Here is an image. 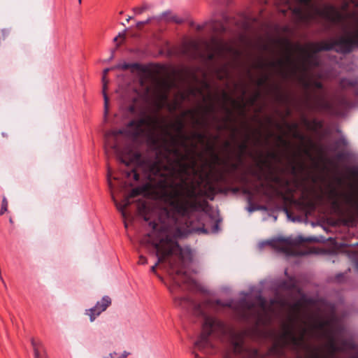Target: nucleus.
I'll list each match as a JSON object with an SVG mask.
<instances>
[{"instance_id": "obj_1", "label": "nucleus", "mask_w": 358, "mask_h": 358, "mask_svg": "<svg viewBox=\"0 0 358 358\" xmlns=\"http://www.w3.org/2000/svg\"><path fill=\"white\" fill-rule=\"evenodd\" d=\"M158 125L157 117L143 112L124 129L107 133L105 141L106 146L114 151L121 164L126 168L131 167V170H122L128 180L132 178L134 181H138L140 172L148 180L144 185L134 188L122 203H118L112 194L117 209L126 219L125 209L131 204L130 199L141 194L150 196L162 206L148 213L147 203L139 202L138 212L148 224L155 222L160 227L163 224L176 223L179 219L187 220L189 215L201 208L197 188L203 178L201 176L200 181L196 182L190 178V167L196 174V162L193 161L191 166L185 162L188 155L182 153L178 148L171 150L176 156V160L169 162L167 164L159 161L145 160L141 153L134 150L135 143L152 137Z\"/></svg>"}, {"instance_id": "obj_2", "label": "nucleus", "mask_w": 358, "mask_h": 358, "mask_svg": "<svg viewBox=\"0 0 358 358\" xmlns=\"http://www.w3.org/2000/svg\"><path fill=\"white\" fill-rule=\"evenodd\" d=\"M150 231L143 241L152 248L157 261L150 268L157 274L156 268L161 265L171 277L174 285L170 287L172 294H176V287L185 285L188 289L196 287L195 280L187 273L186 267L192 260V253L188 248H182L178 243L179 238L192 233L206 234L207 229L199 220H194L193 213L186 220L179 219L176 223L160 227L155 222L149 223Z\"/></svg>"}, {"instance_id": "obj_3", "label": "nucleus", "mask_w": 358, "mask_h": 358, "mask_svg": "<svg viewBox=\"0 0 358 358\" xmlns=\"http://www.w3.org/2000/svg\"><path fill=\"white\" fill-rule=\"evenodd\" d=\"M296 322V317L290 315L282 322L269 354L284 356L289 350L294 354L292 358H338L336 352L343 351V348L338 346L333 338L323 348L310 343V339L324 331L325 322L315 320L298 326Z\"/></svg>"}, {"instance_id": "obj_4", "label": "nucleus", "mask_w": 358, "mask_h": 358, "mask_svg": "<svg viewBox=\"0 0 358 358\" xmlns=\"http://www.w3.org/2000/svg\"><path fill=\"white\" fill-rule=\"evenodd\" d=\"M278 303L279 306H285L287 302L284 299H275L268 305L267 301L262 296H259L255 302H251L248 296L238 302L233 301L223 303L220 300L212 303V306L217 307H229L243 320L253 322L257 325L265 324L270 320L271 315L274 313L273 306Z\"/></svg>"}, {"instance_id": "obj_5", "label": "nucleus", "mask_w": 358, "mask_h": 358, "mask_svg": "<svg viewBox=\"0 0 358 358\" xmlns=\"http://www.w3.org/2000/svg\"><path fill=\"white\" fill-rule=\"evenodd\" d=\"M174 301L176 305L185 308H192L194 314L201 316L203 319L202 332L195 343L196 348L206 355L213 353V345L210 341V335L215 332L224 334L226 331L224 324L215 317L208 316L203 310L201 304L196 303L191 299L184 296L178 297L174 296Z\"/></svg>"}, {"instance_id": "obj_6", "label": "nucleus", "mask_w": 358, "mask_h": 358, "mask_svg": "<svg viewBox=\"0 0 358 358\" xmlns=\"http://www.w3.org/2000/svg\"><path fill=\"white\" fill-rule=\"evenodd\" d=\"M295 1L298 6L292 9V13L299 22L308 23L317 17H321L333 24H339L345 20L344 15L333 6L320 7L313 3L312 0Z\"/></svg>"}, {"instance_id": "obj_7", "label": "nucleus", "mask_w": 358, "mask_h": 358, "mask_svg": "<svg viewBox=\"0 0 358 358\" xmlns=\"http://www.w3.org/2000/svg\"><path fill=\"white\" fill-rule=\"evenodd\" d=\"M327 197L334 208H339L341 203H344L358 212V196L352 191L340 192L331 186L327 191Z\"/></svg>"}, {"instance_id": "obj_8", "label": "nucleus", "mask_w": 358, "mask_h": 358, "mask_svg": "<svg viewBox=\"0 0 358 358\" xmlns=\"http://www.w3.org/2000/svg\"><path fill=\"white\" fill-rule=\"evenodd\" d=\"M317 241V239L315 237H308L304 238L302 236H299L294 239L292 238H287L274 241L272 243L271 245L278 252H283L287 255H295V252L294 250V247L295 245L306 241L312 242Z\"/></svg>"}, {"instance_id": "obj_9", "label": "nucleus", "mask_w": 358, "mask_h": 358, "mask_svg": "<svg viewBox=\"0 0 358 358\" xmlns=\"http://www.w3.org/2000/svg\"><path fill=\"white\" fill-rule=\"evenodd\" d=\"M111 304V299L108 296H104L101 301H97L94 307L86 310V314L90 316L91 322H93L97 316Z\"/></svg>"}, {"instance_id": "obj_10", "label": "nucleus", "mask_w": 358, "mask_h": 358, "mask_svg": "<svg viewBox=\"0 0 358 358\" xmlns=\"http://www.w3.org/2000/svg\"><path fill=\"white\" fill-rule=\"evenodd\" d=\"M185 124L182 120H178L173 124V128L178 133L176 136H172L171 140L174 144L178 143V141L180 140V144L182 146L186 148V141L189 139V137L183 133Z\"/></svg>"}, {"instance_id": "obj_11", "label": "nucleus", "mask_w": 358, "mask_h": 358, "mask_svg": "<svg viewBox=\"0 0 358 358\" xmlns=\"http://www.w3.org/2000/svg\"><path fill=\"white\" fill-rule=\"evenodd\" d=\"M110 69L107 68L105 69L103 71V76H102V83H103V96L104 99V119L106 120L107 115L108 114L109 111V99L106 94V90H107V84L108 83V80L106 78L107 74L109 72Z\"/></svg>"}, {"instance_id": "obj_12", "label": "nucleus", "mask_w": 358, "mask_h": 358, "mask_svg": "<svg viewBox=\"0 0 358 358\" xmlns=\"http://www.w3.org/2000/svg\"><path fill=\"white\" fill-rule=\"evenodd\" d=\"M357 81L354 79L349 78H343L341 80L340 86L343 89H348L350 87H354L357 85Z\"/></svg>"}, {"instance_id": "obj_13", "label": "nucleus", "mask_w": 358, "mask_h": 358, "mask_svg": "<svg viewBox=\"0 0 358 358\" xmlns=\"http://www.w3.org/2000/svg\"><path fill=\"white\" fill-rule=\"evenodd\" d=\"M173 83L169 81L163 82L164 87L165 88V91L160 94V98L162 101H166L168 99V92L173 86Z\"/></svg>"}, {"instance_id": "obj_14", "label": "nucleus", "mask_w": 358, "mask_h": 358, "mask_svg": "<svg viewBox=\"0 0 358 358\" xmlns=\"http://www.w3.org/2000/svg\"><path fill=\"white\" fill-rule=\"evenodd\" d=\"M150 8V6L146 3H144L140 7H135L133 8V11L136 15H141L143 12L149 10Z\"/></svg>"}, {"instance_id": "obj_15", "label": "nucleus", "mask_w": 358, "mask_h": 358, "mask_svg": "<svg viewBox=\"0 0 358 358\" xmlns=\"http://www.w3.org/2000/svg\"><path fill=\"white\" fill-rule=\"evenodd\" d=\"M285 64V61L282 59H279L268 62V66L272 68H280L282 69Z\"/></svg>"}, {"instance_id": "obj_16", "label": "nucleus", "mask_w": 358, "mask_h": 358, "mask_svg": "<svg viewBox=\"0 0 358 358\" xmlns=\"http://www.w3.org/2000/svg\"><path fill=\"white\" fill-rule=\"evenodd\" d=\"M190 115L195 124H201V121L195 117L194 111L193 110H187L183 113V116Z\"/></svg>"}, {"instance_id": "obj_17", "label": "nucleus", "mask_w": 358, "mask_h": 358, "mask_svg": "<svg viewBox=\"0 0 358 358\" xmlns=\"http://www.w3.org/2000/svg\"><path fill=\"white\" fill-rule=\"evenodd\" d=\"M129 353L127 352H124L122 355H119L117 352H113L109 354L108 356H106L104 358H127Z\"/></svg>"}, {"instance_id": "obj_18", "label": "nucleus", "mask_w": 358, "mask_h": 358, "mask_svg": "<svg viewBox=\"0 0 358 358\" xmlns=\"http://www.w3.org/2000/svg\"><path fill=\"white\" fill-rule=\"evenodd\" d=\"M8 210V201L3 197L1 203V208L0 210V216Z\"/></svg>"}, {"instance_id": "obj_19", "label": "nucleus", "mask_w": 358, "mask_h": 358, "mask_svg": "<svg viewBox=\"0 0 358 358\" xmlns=\"http://www.w3.org/2000/svg\"><path fill=\"white\" fill-rule=\"evenodd\" d=\"M320 103L322 105V107L326 110H330L332 104L328 101H326L324 98L320 99Z\"/></svg>"}, {"instance_id": "obj_20", "label": "nucleus", "mask_w": 358, "mask_h": 358, "mask_svg": "<svg viewBox=\"0 0 358 358\" xmlns=\"http://www.w3.org/2000/svg\"><path fill=\"white\" fill-rule=\"evenodd\" d=\"M32 345L34 348V358H48L47 356H42L37 347L36 346L35 343L34 341H32Z\"/></svg>"}, {"instance_id": "obj_21", "label": "nucleus", "mask_w": 358, "mask_h": 358, "mask_svg": "<svg viewBox=\"0 0 358 358\" xmlns=\"http://www.w3.org/2000/svg\"><path fill=\"white\" fill-rule=\"evenodd\" d=\"M212 157H213V162L210 164V167L213 169L214 165L215 164H219L220 162V158L217 154H215V153L212 154Z\"/></svg>"}, {"instance_id": "obj_22", "label": "nucleus", "mask_w": 358, "mask_h": 358, "mask_svg": "<svg viewBox=\"0 0 358 358\" xmlns=\"http://www.w3.org/2000/svg\"><path fill=\"white\" fill-rule=\"evenodd\" d=\"M153 18L152 17H149L145 21H139L136 23V27L138 29H141L143 25H145L147 24H149L151 20H152Z\"/></svg>"}, {"instance_id": "obj_23", "label": "nucleus", "mask_w": 358, "mask_h": 358, "mask_svg": "<svg viewBox=\"0 0 358 358\" xmlns=\"http://www.w3.org/2000/svg\"><path fill=\"white\" fill-rule=\"evenodd\" d=\"M193 138L198 139L199 141H203L205 138V135L201 132H194L192 134Z\"/></svg>"}, {"instance_id": "obj_24", "label": "nucleus", "mask_w": 358, "mask_h": 358, "mask_svg": "<svg viewBox=\"0 0 358 358\" xmlns=\"http://www.w3.org/2000/svg\"><path fill=\"white\" fill-rule=\"evenodd\" d=\"M111 175H112V171L110 170V168H108V169L107 180H108V184L109 187L110 189H113V183L111 181Z\"/></svg>"}, {"instance_id": "obj_25", "label": "nucleus", "mask_w": 358, "mask_h": 358, "mask_svg": "<svg viewBox=\"0 0 358 358\" xmlns=\"http://www.w3.org/2000/svg\"><path fill=\"white\" fill-rule=\"evenodd\" d=\"M247 147H248V145H247L246 142L241 143L238 145V148L240 150L241 155L247 149Z\"/></svg>"}, {"instance_id": "obj_26", "label": "nucleus", "mask_w": 358, "mask_h": 358, "mask_svg": "<svg viewBox=\"0 0 358 358\" xmlns=\"http://www.w3.org/2000/svg\"><path fill=\"white\" fill-rule=\"evenodd\" d=\"M9 30L7 29H3L1 30V34L2 36L0 37V40L3 39L4 40L9 34Z\"/></svg>"}, {"instance_id": "obj_27", "label": "nucleus", "mask_w": 358, "mask_h": 358, "mask_svg": "<svg viewBox=\"0 0 358 358\" xmlns=\"http://www.w3.org/2000/svg\"><path fill=\"white\" fill-rule=\"evenodd\" d=\"M147 262H148L147 259L144 256L141 255L139 257V260H138V263L139 264H147Z\"/></svg>"}, {"instance_id": "obj_28", "label": "nucleus", "mask_w": 358, "mask_h": 358, "mask_svg": "<svg viewBox=\"0 0 358 358\" xmlns=\"http://www.w3.org/2000/svg\"><path fill=\"white\" fill-rule=\"evenodd\" d=\"M124 37H125V31L123 33H120L117 36L114 38L113 41L115 42H117V40L119 39V38L124 39Z\"/></svg>"}, {"instance_id": "obj_29", "label": "nucleus", "mask_w": 358, "mask_h": 358, "mask_svg": "<svg viewBox=\"0 0 358 358\" xmlns=\"http://www.w3.org/2000/svg\"><path fill=\"white\" fill-rule=\"evenodd\" d=\"M313 85L316 88L320 89V90L322 89V87H323L322 83H320L319 81H315L313 83Z\"/></svg>"}, {"instance_id": "obj_30", "label": "nucleus", "mask_w": 358, "mask_h": 358, "mask_svg": "<svg viewBox=\"0 0 358 358\" xmlns=\"http://www.w3.org/2000/svg\"><path fill=\"white\" fill-rule=\"evenodd\" d=\"M192 46H193V48L194 49V50L196 52V54H200L199 52V45L196 43H193Z\"/></svg>"}, {"instance_id": "obj_31", "label": "nucleus", "mask_w": 358, "mask_h": 358, "mask_svg": "<svg viewBox=\"0 0 358 358\" xmlns=\"http://www.w3.org/2000/svg\"><path fill=\"white\" fill-rule=\"evenodd\" d=\"M299 308H300V304L299 302L297 303H295L293 306H292V310H296V311H298L299 310Z\"/></svg>"}, {"instance_id": "obj_32", "label": "nucleus", "mask_w": 358, "mask_h": 358, "mask_svg": "<svg viewBox=\"0 0 358 358\" xmlns=\"http://www.w3.org/2000/svg\"><path fill=\"white\" fill-rule=\"evenodd\" d=\"M213 43H217L218 48H222L224 46V44L222 41H215V39H213Z\"/></svg>"}, {"instance_id": "obj_33", "label": "nucleus", "mask_w": 358, "mask_h": 358, "mask_svg": "<svg viewBox=\"0 0 358 358\" xmlns=\"http://www.w3.org/2000/svg\"><path fill=\"white\" fill-rule=\"evenodd\" d=\"M215 57V54L213 52H210L208 54V57L209 60H213Z\"/></svg>"}, {"instance_id": "obj_34", "label": "nucleus", "mask_w": 358, "mask_h": 358, "mask_svg": "<svg viewBox=\"0 0 358 358\" xmlns=\"http://www.w3.org/2000/svg\"><path fill=\"white\" fill-rule=\"evenodd\" d=\"M285 3L287 4L289 9H292V5L288 0L285 1Z\"/></svg>"}, {"instance_id": "obj_35", "label": "nucleus", "mask_w": 358, "mask_h": 358, "mask_svg": "<svg viewBox=\"0 0 358 358\" xmlns=\"http://www.w3.org/2000/svg\"><path fill=\"white\" fill-rule=\"evenodd\" d=\"M128 68H129V64H124L122 66V69H127Z\"/></svg>"}, {"instance_id": "obj_36", "label": "nucleus", "mask_w": 358, "mask_h": 358, "mask_svg": "<svg viewBox=\"0 0 358 358\" xmlns=\"http://www.w3.org/2000/svg\"><path fill=\"white\" fill-rule=\"evenodd\" d=\"M231 167L233 169H236L237 168V165L236 164H231Z\"/></svg>"}, {"instance_id": "obj_37", "label": "nucleus", "mask_w": 358, "mask_h": 358, "mask_svg": "<svg viewBox=\"0 0 358 358\" xmlns=\"http://www.w3.org/2000/svg\"><path fill=\"white\" fill-rule=\"evenodd\" d=\"M132 19V17L131 16H129L127 18V22H129V20H131Z\"/></svg>"}, {"instance_id": "obj_38", "label": "nucleus", "mask_w": 358, "mask_h": 358, "mask_svg": "<svg viewBox=\"0 0 358 358\" xmlns=\"http://www.w3.org/2000/svg\"><path fill=\"white\" fill-rule=\"evenodd\" d=\"M130 110H131V112H133V111L134 110V106H131V107H130Z\"/></svg>"}, {"instance_id": "obj_39", "label": "nucleus", "mask_w": 358, "mask_h": 358, "mask_svg": "<svg viewBox=\"0 0 358 358\" xmlns=\"http://www.w3.org/2000/svg\"><path fill=\"white\" fill-rule=\"evenodd\" d=\"M286 59H287V62H289L291 58L289 56H287Z\"/></svg>"}, {"instance_id": "obj_40", "label": "nucleus", "mask_w": 358, "mask_h": 358, "mask_svg": "<svg viewBox=\"0 0 358 358\" xmlns=\"http://www.w3.org/2000/svg\"><path fill=\"white\" fill-rule=\"evenodd\" d=\"M338 184H341L342 180L341 178H338Z\"/></svg>"}, {"instance_id": "obj_41", "label": "nucleus", "mask_w": 358, "mask_h": 358, "mask_svg": "<svg viewBox=\"0 0 358 358\" xmlns=\"http://www.w3.org/2000/svg\"><path fill=\"white\" fill-rule=\"evenodd\" d=\"M263 82H264V80L261 79L259 82V85H262L263 83Z\"/></svg>"}, {"instance_id": "obj_42", "label": "nucleus", "mask_w": 358, "mask_h": 358, "mask_svg": "<svg viewBox=\"0 0 358 358\" xmlns=\"http://www.w3.org/2000/svg\"><path fill=\"white\" fill-rule=\"evenodd\" d=\"M124 227H125V228H127V227H128V224L126 221H124Z\"/></svg>"}, {"instance_id": "obj_43", "label": "nucleus", "mask_w": 358, "mask_h": 358, "mask_svg": "<svg viewBox=\"0 0 358 358\" xmlns=\"http://www.w3.org/2000/svg\"><path fill=\"white\" fill-rule=\"evenodd\" d=\"M206 177V178H208L209 177V173H207Z\"/></svg>"}, {"instance_id": "obj_44", "label": "nucleus", "mask_w": 358, "mask_h": 358, "mask_svg": "<svg viewBox=\"0 0 358 358\" xmlns=\"http://www.w3.org/2000/svg\"><path fill=\"white\" fill-rule=\"evenodd\" d=\"M78 3L80 4L82 2V0H78Z\"/></svg>"}, {"instance_id": "obj_45", "label": "nucleus", "mask_w": 358, "mask_h": 358, "mask_svg": "<svg viewBox=\"0 0 358 358\" xmlns=\"http://www.w3.org/2000/svg\"><path fill=\"white\" fill-rule=\"evenodd\" d=\"M226 145H227V146H229V142H227V143H226Z\"/></svg>"}, {"instance_id": "obj_46", "label": "nucleus", "mask_w": 358, "mask_h": 358, "mask_svg": "<svg viewBox=\"0 0 358 358\" xmlns=\"http://www.w3.org/2000/svg\"><path fill=\"white\" fill-rule=\"evenodd\" d=\"M127 182H129V181H125V185H127Z\"/></svg>"}, {"instance_id": "obj_47", "label": "nucleus", "mask_w": 358, "mask_h": 358, "mask_svg": "<svg viewBox=\"0 0 358 358\" xmlns=\"http://www.w3.org/2000/svg\"><path fill=\"white\" fill-rule=\"evenodd\" d=\"M195 357H196V358H199V356H198V355H196V356H195Z\"/></svg>"}, {"instance_id": "obj_48", "label": "nucleus", "mask_w": 358, "mask_h": 358, "mask_svg": "<svg viewBox=\"0 0 358 358\" xmlns=\"http://www.w3.org/2000/svg\"><path fill=\"white\" fill-rule=\"evenodd\" d=\"M354 358H356V357H354Z\"/></svg>"}]
</instances>
